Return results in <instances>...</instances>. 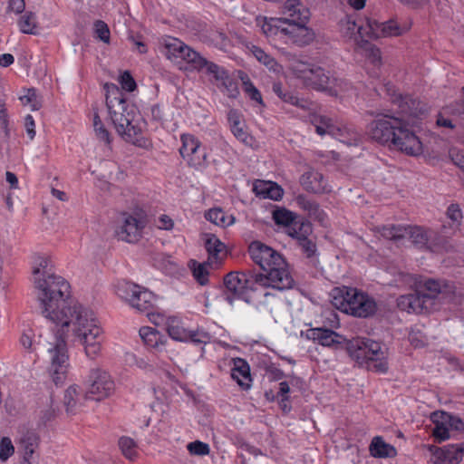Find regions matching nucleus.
I'll use <instances>...</instances> for the list:
<instances>
[{
	"mask_svg": "<svg viewBox=\"0 0 464 464\" xmlns=\"http://www.w3.org/2000/svg\"><path fill=\"white\" fill-rule=\"evenodd\" d=\"M164 54L179 69L204 72L213 79L217 85L229 75L224 67L207 60L178 38L169 37L164 40Z\"/></svg>",
	"mask_w": 464,
	"mask_h": 464,
	"instance_id": "obj_6",
	"label": "nucleus"
},
{
	"mask_svg": "<svg viewBox=\"0 0 464 464\" xmlns=\"http://www.w3.org/2000/svg\"><path fill=\"white\" fill-rule=\"evenodd\" d=\"M39 445V438L33 430L24 432L18 440L19 451L22 454L21 464H33L34 453Z\"/></svg>",
	"mask_w": 464,
	"mask_h": 464,
	"instance_id": "obj_26",
	"label": "nucleus"
},
{
	"mask_svg": "<svg viewBox=\"0 0 464 464\" xmlns=\"http://www.w3.org/2000/svg\"><path fill=\"white\" fill-rule=\"evenodd\" d=\"M431 420L435 427L433 429V436L440 442L450 439V427L447 420H444V411H436L431 414Z\"/></svg>",
	"mask_w": 464,
	"mask_h": 464,
	"instance_id": "obj_38",
	"label": "nucleus"
},
{
	"mask_svg": "<svg viewBox=\"0 0 464 464\" xmlns=\"http://www.w3.org/2000/svg\"><path fill=\"white\" fill-rule=\"evenodd\" d=\"M360 25L357 24L353 15H346L339 22V30L341 34L348 38L360 35Z\"/></svg>",
	"mask_w": 464,
	"mask_h": 464,
	"instance_id": "obj_48",
	"label": "nucleus"
},
{
	"mask_svg": "<svg viewBox=\"0 0 464 464\" xmlns=\"http://www.w3.org/2000/svg\"><path fill=\"white\" fill-rule=\"evenodd\" d=\"M243 91L254 102L264 106L262 95L258 89L253 84L247 75L241 76Z\"/></svg>",
	"mask_w": 464,
	"mask_h": 464,
	"instance_id": "obj_53",
	"label": "nucleus"
},
{
	"mask_svg": "<svg viewBox=\"0 0 464 464\" xmlns=\"http://www.w3.org/2000/svg\"><path fill=\"white\" fill-rule=\"evenodd\" d=\"M447 217L452 222L451 228L453 231L459 229L462 222V212L458 204H451L447 209Z\"/></svg>",
	"mask_w": 464,
	"mask_h": 464,
	"instance_id": "obj_58",
	"label": "nucleus"
},
{
	"mask_svg": "<svg viewBox=\"0 0 464 464\" xmlns=\"http://www.w3.org/2000/svg\"><path fill=\"white\" fill-rule=\"evenodd\" d=\"M382 23L367 17L365 18L364 24L360 25V36L362 38L368 37L370 39L381 38L383 35V34H382Z\"/></svg>",
	"mask_w": 464,
	"mask_h": 464,
	"instance_id": "obj_43",
	"label": "nucleus"
},
{
	"mask_svg": "<svg viewBox=\"0 0 464 464\" xmlns=\"http://www.w3.org/2000/svg\"><path fill=\"white\" fill-rule=\"evenodd\" d=\"M212 265H214V263H211L208 260L205 263H198L196 260H190L188 263V266L194 278L201 285H204L208 282V267Z\"/></svg>",
	"mask_w": 464,
	"mask_h": 464,
	"instance_id": "obj_44",
	"label": "nucleus"
},
{
	"mask_svg": "<svg viewBox=\"0 0 464 464\" xmlns=\"http://www.w3.org/2000/svg\"><path fill=\"white\" fill-rule=\"evenodd\" d=\"M146 220L139 215H124L121 224L117 228L119 239L128 243L137 242L142 235Z\"/></svg>",
	"mask_w": 464,
	"mask_h": 464,
	"instance_id": "obj_19",
	"label": "nucleus"
},
{
	"mask_svg": "<svg viewBox=\"0 0 464 464\" xmlns=\"http://www.w3.org/2000/svg\"><path fill=\"white\" fill-rule=\"evenodd\" d=\"M114 391V381L107 371L101 368L91 370L86 387V396L90 400H104L113 394Z\"/></svg>",
	"mask_w": 464,
	"mask_h": 464,
	"instance_id": "obj_15",
	"label": "nucleus"
},
{
	"mask_svg": "<svg viewBox=\"0 0 464 464\" xmlns=\"http://www.w3.org/2000/svg\"><path fill=\"white\" fill-rule=\"evenodd\" d=\"M43 316L71 333L73 341L83 347L87 358L95 360L102 350L104 332L95 313L81 304H69L70 285L61 276L50 274L34 282Z\"/></svg>",
	"mask_w": 464,
	"mask_h": 464,
	"instance_id": "obj_1",
	"label": "nucleus"
},
{
	"mask_svg": "<svg viewBox=\"0 0 464 464\" xmlns=\"http://www.w3.org/2000/svg\"><path fill=\"white\" fill-rule=\"evenodd\" d=\"M273 219L277 225H283L288 228V226L295 221V216L285 208H277L273 211Z\"/></svg>",
	"mask_w": 464,
	"mask_h": 464,
	"instance_id": "obj_55",
	"label": "nucleus"
},
{
	"mask_svg": "<svg viewBox=\"0 0 464 464\" xmlns=\"http://www.w3.org/2000/svg\"><path fill=\"white\" fill-rule=\"evenodd\" d=\"M444 420H447L448 426L450 430H464V422L457 416L444 412Z\"/></svg>",
	"mask_w": 464,
	"mask_h": 464,
	"instance_id": "obj_63",
	"label": "nucleus"
},
{
	"mask_svg": "<svg viewBox=\"0 0 464 464\" xmlns=\"http://www.w3.org/2000/svg\"><path fill=\"white\" fill-rule=\"evenodd\" d=\"M364 55L367 63L373 66L374 69H379L382 65L381 50L375 45L366 43L364 46Z\"/></svg>",
	"mask_w": 464,
	"mask_h": 464,
	"instance_id": "obj_52",
	"label": "nucleus"
},
{
	"mask_svg": "<svg viewBox=\"0 0 464 464\" xmlns=\"http://www.w3.org/2000/svg\"><path fill=\"white\" fill-rule=\"evenodd\" d=\"M94 29L96 36L103 43L108 44L110 42V30L106 23L102 20H98L94 23Z\"/></svg>",
	"mask_w": 464,
	"mask_h": 464,
	"instance_id": "obj_61",
	"label": "nucleus"
},
{
	"mask_svg": "<svg viewBox=\"0 0 464 464\" xmlns=\"http://www.w3.org/2000/svg\"><path fill=\"white\" fill-rule=\"evenodd\" d=\"M307 24L308 23L285 24L283 42L300 47L312 44L315 39V33L312 28L307 26Z\"/></svg>",
	"mask_w": 464,
	"mask_h": 464,
	"instance_id": "obj_20",
	"label": "nucleus"
},
{
	"mask_svg": "<svg viewBox=\"0 0 464 464\" xmlns=\"http://www.w3.org/2000/svg\"><path fill=\"white\" fill-rule=\"evenodd\" d=\"M307 87L340 98L349 95L352 91V85L347 80L317 65L314 68Z\"/></svg>",
	"mask_w": 464,
	"mask_h": 464,
	"instance_id": "obj_11",
	"label": "nucleus"
},
{
	"mask_svg": "<svg viewBox=\"0 0 464 464\" xmlns=\"http://www.w3.org/2000/svg\"><path fill=\"white\" fill-rule=\"evenodd\" d=\"M227 121L233 135L241 142L250 145L253 138L247 132L243 115L235 109H231L227 112Z\"/></svg>",
	"mask_w": 464,
	"mask_h": 464,
	"instance_id": "obj_27",
	"label": "nucleus"
},
{
	"mask_svg": "<svg viewBox=\"0 0 464 464\" xmlns=\"http://www.w3.org/2000/svg\"><path fill=\"white\" fill-rule=\"evenodd\" d=\"M253 191L257 197L279 200L284 191L280 186L272 181L256 180L253 186Z\"/></svg>",
	"mask_w": 464,
	"mask_h": 464,
	"instance_id": "obj_32",
	"label": "nucleus"
},
{
	"mask_svg": "<svg viewBox=\"0 0 464 464\" xmlns=\"http://www.w3.org/2000/svg\"><path fill=\"white\" fill-rule=\"evenodd\" d=\"M346 349L357 362H372L371 367L375 372L385 373L388 371L387 349L382 348L380 343L357 337L347 341Z\"/></svg>",
	"mask_w": 464,
	"mask_h": 464,
	"instance_id": "obj_9",
	"label": "nucleus"
},
{
	"mask_svg": "<svg viewBox=\"0 0 464 464\" xmlns=\"http://www.w3.org/2000/svg\"><path fill=\"white\" fill-rule=\"evenodd\" d=\"M256 26L259 27L265 36L270 41L284 40L285 22L281 17L267 18L258 16L256 19Z\"/></svg>",
	"mask_w": 464,
	"mask_h": 464,
	"instance_id": "obj_23",
	"label": "nucleus"
},
{
	"mask_svg": "<svg viewBox=\"0 0 464 464\" xmlns=\"http://www.w3.org/2000/svg\"><path fill=\"white\" fill-rule=\"evenodd\" d=\"M378 231L381 236L386 239L398 240L400 238H404L405 227L389 225L382 227Z\"/></svg>",
	"mask_w": 464,
	"mask_h": 464,
	"instance_id": "obj_54",
	"label": "nucleus"
},
{
	"mask_svg": "<svg viewBox=\"0 0 464 464\" xmlns=\"http://www.w3.org/2000/svg\"><path fill=\"white\" fill-rule=\"evenodd\" d=\"M312 232V227L309 222L295 220L288 228L286 233L293 238L297 239L298 242L307 237Z\"/></svg>",
	"mask_w": 464,
	"mask_h": 464,
	"instance_id": "obj_46",
	"label": "nucleus"
},
{
	"mask_svg": "<svg viewBox=\"0 0 464 464\" xmlns=\"http://www.w3.org/2000/svg\"><path fill=\"white\" fill-rule=\"evenodd\" d=\"M437 234L421 227H405L404 237H408L412 245L420 249L434 250L433 239Z\"/></svg>",
	"mask_w": 464,
	"mask_h": 464,
	"instance_id": "obj_22",
	"label": "nucleus"
},
{
	"mask_svg": "<svg viewBox=\"0 0 464 464\" xmlns=\"http://www.w3.org/2000/svg\"><path fill=\"white\" fill-rule=\"evenodd\" d=\"M187 449L191 455L206 456L209 453L208 444L199 440L188 443Z\"/></svg>",
	"mask_w": 464,
	"mask_h": 464,
	"instance_id": "obj_60",
	"label": "nucleus"
},
{
	"mask_svg": "<svg viewBox=\"0 0 464 464\" xmlns=\"http://www.w3.org/2000/svg\"><path fill=\"white\" fill-rule=\"evenodd\" d=\"M153 264L169 276H176L180 271V266L178 262L171 256L167 254L161 253L156 255L153 259Z\"/></svg>",
	"mask_w": 464,
	"mask_h": 464,
	"instance_id": "obj_36",
	"label": "nucleus"
},
{
	"mask_svg": "<svg viewBox=\"0 0 464 464\" xmlns=\"http://www.w3.org/2000/svg\"><path fill=\"white\" fill-rule=\"evenodd\" d=\"M14 453V447L8 437L0 440V459L5 462Z\"/></svg>",
	"mask_w": 464,
	"mask_h": 464,
	"instance_id": "obj_59",
	"label": "nucleus"
},
{
	"mask_svg": "<svg viewBox=\"0 0 464 464\" xmlns=\"http://www.w3.org/2000/svg\"><path fill=\"white\" fill-rule=\"evenodd\" d=\"M120 83L121 86V89L126 92H133L136 88V82L132 76L128 72H124L120 76Z\"/></svg>",
	"mask_w": 464,
	"mask_h": 464,
	"instance_id": "obj_62",
	"label": "nucleus"
},
{
	"mask_svg": "<svg viewBox=\"0 0 464 464\" xmlns=\"http://www.w3.org/2000/svg\"><path fill=\"white\" fill-rule=\"evenodd\" d=\"M106 105L117 133L126 141L150 149L151 141L143 135L147 123L137 109L127 103L124 93L113 83H106Z\"/></svg>",
	"mask_w": 464,
	"mask_h": 464,
	"instance_id": "obj_2",
	"label": "nucleus"
},
{
	"mask_svg": "<svg viewBox=\"0 0 464 464\" xmlns=\"http://www.w3.org/2000/svg\"><path fill=\"white\" fill-rule=\"evenodd\" d=\"M64 333L60 329L57 333L40 334L36 340L33 329L28 328L23 332L19 340L21 346L29 353L36 352L38 347L45 349L47 370L56 385L64 382L70 365Z\"/></svg>",
	"mask_w": 464,
	"mask_h": 464,
	"instance_id": "obj_4",
	"label": "nucleus"
},
{
	"mask_svg": "<svg viewBox=\"0 0 464 464\" xmlns=\"http://www.w3.org/2000/svg\"><path fill=\"white\" fill-rule=\"evenodd\" d=\"M19 100L24 106L29 107L32 111H37L42 107L41 99L34 88L25 90Z\"/></svg>",
	"mask_w": 464,
	"mask_h": 464,
	"instance_id": "obj_50",
	"label": "nucleus"
},
{
	"mask_svg": "<svg viewBox=\"0 0 464 464\" xmlns=\"http://www.w3.org/2000/svg\"><path fill=\"white\" fill-rule=\"evenodd\" d=\"M205 218L211 223L221 227H227L235 223L234 216L226 213L222 208H219L209 209L205 214Z\"/></svg>",
	"mask_w": 464,
	"mask_h": 464,
	"instance_id": "obj_40",
	"label": "nucleus"
},
{
	"mask_svg": "<svg viewBox=\"0 0 464 464\" xmlns=\"http://www.w3.org/2000/svg\"><path fill=\"white\" fill-rule=\"evenodd\" d=\"M310 337L323 346H332L345 341V339L337 333L324 328L312 329L310 331Z\"/></svg>",
	"mask_w": 464,
	"mask_h": 464,
	"instance_id": "obj_34",
	"label": "nucleus"
},
{
	"mask_svg": "<svg viewBox=\"0 0 464 464\" xmlns=\"http://www.w3.org/2000/svg\"><path fill=\"white\" fill-rule=\"evenodd\" d=\"M251 53L256 58L258 62L263 63L266 67L273 72H279L280 65L269 54H267L263 49L258 46H252Z\"/></svg>",
	"mask_w": 464,
	"mask_h": 464,
	"instance_id": "obj_49",
	"label": "nucleus"
},
{
	"mask_svg": "<svg viewBox=\"0 0 464 464\" xmlns=\"http://www.w3.org/2000/svg\"><path fill=\"white\" fill-rule=\"evenodd\" d=\"M226 288L225 299L232 304L237 299L248 301L249 291H258L263 288L255 282V275H247L242 272H231L224 278Z\"/></svg>",
	"mask_w": 464,
	"mask_h": 464,
	"instance_id": "obj_12",
	"label": "nucleus"
},
{
	"mask_svg": "<svg viewBox=\"0 0 464 464\" xmlns=\"http://www.w3.org/2000/svg\"><path fill=\"white\" fill-rule=\"evenodd\" d=\"M397 305L401 311L407 313L421 314L429 311V302L421 293L401 295L398 298Z\"/></svg>",
	"mask_w": 464,
	"mask_h": 464,
	"instance_id": "obj_25",
	"label": "nucleus"
},
{
	"mask_svg": "<svg viewBox=\"0 0 464 464\" xmlns=\"http://www.w3.org/2000/svg\"><path fill=\"white\" fill-rule=\"evenodd\" d=\"M285 24L308 23L311 17L309 8L298 0H286L281 8Z\"/></svg>",
	"mask_w": 464,
	"mask_h": 464,
	"instance_id": "obj_21",
	"label": "nucleus"
},
{
	"mask_svg": "<svg viewBox=\"0 0 464 464\" xmlns=\"http://www.w3.org/2000/svg\"><path fill=\"white\" fill-rule=\"evenodd\" d=\"M332 304L338 310L356 317H368L376 311V304L372 297L347 286L332 291Z\"/></svg>",
	"mask_w": 464,
	"mask_h": 464,
	"instance_id": "obj_8",
	"label": "nucleus"
},
{
	"mask_svg": "<svg viewBox=\"0 0 464 464\" xmlns=\"http://www.w3.org/2000/svg\"><path fill=\"white\" fill-rule=\"evenodd\" d=\"M208 253V260L215 265L220 263L219 255L224 251L225 245L214 235H208L205 242Z\"/></svg>",
	"mask_w": 464,
	"mask_h": 464,
	"instance_id": "obj_41",
	"label": "nucleus"
},
{
	"mask_svg": "<svg viewBox=\"0 0 464 464\" xmlns=\"http://www.w3.org/2000/svg\"><path fill=\"white\" fill-rule=\"evenodd\" d=\"M117 295L127 301L133 308L143 312L153 307L155 295L146 288L130 282H119L115 286Z\"/></svg>",
	"mask_w": 464,
	"mask_h": 464,
	"instance_id": "obj_13",
	"label": "nucleus"
},
{
	"mask_svg": "<svg viewBox=\"0 0 464 464\" xmlns=\"http://www.w3.org/2000/svg\"><path fill=\"white\" fill-rule=\"evenodd\" d=\"M181 147L179 153L188 166L202 169L208 165V154L201 147L200 140L192 134H182L180 136Z\"/></svg>",
	"mask_w": 464,
	"mask_h": 464,
	"instance_id": "obj_16",
	"label": "nucleus"
},
{
	"mask_svg": "<svg viewBox=\"0 0 464 464\" xmlns=\"http://www.w3.org/2000/svg\"><path fill=\"white\" fill-rule=\"evenodd\" d=\"M18 25L22 33L35 34L37 27L36 15L33 13H25L20 17Z\"/></svg>",
	"mask_w": 464,
	"mask_h": 464,
	"instance_id": "obj_51",
	"label": "nucleus"
},
{
	"mask_svg": "<svg viewBox=\"0 0 464 464\" xmlns=\"http://www.w3.org/2000/svg\"><path fill=\"white\" fill-rule=\"evenodd\" d=\"M34 281L37 278L46 277L50 274H55L53 271V265L48 256L36 255L33 261Z\"/></svg>",
	"mask_w": 464,
	"mask_h": 464,
	"instance_id": "obj_39",
	"label": "nucleus"
},
{
	"mask_svg": "<svg viewBox=\"0 0 464 464\" xmlns=\"http://www.w3.org/2000/svg\"><path fill=\"white\" fill-rule=\"evenodd\" d=\"M139 333L148 347L158 348L163 344V336L155 328L143 326L140 329Z\"/></svg>",
	"mask_w": 464,
	"mask_h": 464,
	"instance_id": "obj_45",
	"label": "nucleus"
},
{
	"mask_svg": "<svg viewBox=\"0 0 464 464\" xmlns=\"http://www.w3.org/2000/svg\"><path fill=\"white\" fill-rule=\"evenodd\" d=\"M369 451L371 456L378 459L394 458L397 455L395 447L385 442L380 436H376L372 440Z\"/></svg>",
	"mask_w": 464,
	"mask_h": 464,
	"instance_id": "obj_33",
	"label": "nucleus"
},
{
	"mask_svg": "<svg viewBox=\"0 0 464 464\" xmlns=\"http://www.w3.org/2000/svg\"><path fill=\"white\" fill-rule=\"evenodd\" d=\"M387 92L392 106H397L398 113L402 115L390 148L410 156L420 155L423 151L422 142L411 128L417 126L427 114V104L411 95H402L392 87H388Z\"/></svg>",
	"mask_w": 464,
	"mask_h": 464,
	"instance_id": "obj_3",
	"label": "nucleus"
},
{
	"mask_svg": "<svg viewBox=\"0 0 464 464\" xmlns=\"http://www.w3.org/2000/svg\"><path fill=\"white\" fill-rule=\"evenodd\" d=\"M167 330L169 335L179 342H191L195 344H207L211 342L212 336L203 329L189 330L178 317H170L168 320Z\"/></svg>",
	"mask_w": 464,
	"mask_h": 464,
	"instance_id": "obj_17",
	"label": "nucleus"
},
{
	"mask_svg": "<svg viewBox=\"0 0 464 464\" xmlns=\"http://www.w3.org/2000/svg\"><path fill=\"white\" fill-rule=\"evenodd\" d=\"M297 204L308 212L311 218L318 219L320 222L324 223L326 218V214L323 209L320 208L319 205L306 197L299 196L297 198Z\"/></svg>",
	"mask_w": 464,
	"mask_h": 464,
	"instance_id": "obj_42",
	"label": "nucleus"
},
{
	"mask_svg": "<svg viewBox=\"0 0 464 464\" xmlns=\"http://www.w3.org/2000/svg\"><path fill=\"white\" fill-rule=\"evenodd\" d=\"M93 128L96 137L106 144L111 143V134L109 130L102 124L98 113L93 116Z\"/></svg>",
	"mask_w": 464,
	"mask_h": 464,
	"instance_id": "obj_57",
	"label": "nucleus"
},
{
	"mask_svg": "<svg viewBox=\"0 0 464 464\" xmlns=\"http://www.w3.org/2000/svg\"><path fill=\"white\" fill-rule=\"evenodd\" d=\"M231 377L242 389L247 390L251 387L250 367L244 359L236 358L233 360Z\"/></svg>",
	"mask_w": 464,
	"mask_h": 464,
	"instance_id": "obj_30",
	"label": "nucleus"
},
{
	"mask_svg": "<svg viewBox=\"0 0 464 464\" xmlns=\"http://www.w3.org/2000/svg\"><path fill=\"white\" fill-rule=\"evenodd\" d=\"M411 24L407 21L389 20L382 23V37L399 36L411 29Z\"/></svg>",
	"mask_w": 464,
	"mask_h": 464,
	"instance_id": "obj_37",
	"label": "nucleus"
},
{
	"mask_svg": "<svg viewBox=\"0 0 464 464\" xmlns=\"http://www.w3.org/2000/svg\"><path fill=\"white\" fill-rule=\"evenodd\" d=\"M218 87L228 98L235 99L239 94L237 83L230 75L226 77L225 80L218 85Z\"/></svg>",
	"mask_w": 464,
	"mask_h": 464,
	"instance_id": "obj_56",
	"label": "nucleus"
},
{
	"mask_svg": "<svg viewBox=\"0 0 464 464\" xmlns=\"http://www.w3.org/2000/svg\"><path fill=\"white\" fill-rule=\"evenodd\" d=\"M272 90L278 98L286 103L296 106L304 111H309L312 109L313 104L310 101L299 98L292 92L285 90L282 83L279 82L273 83Z\"/></svg>",
	"mask_w": 464,
	"mask_h": 464,
	"instance_id": "obj_31",
	"label": "nucleus"
},
{
	"mask_svg": "<svg viewBox=\"0 0 464 464\" xmlns=\"http://www.w3.org/2000/svg\"><path fill=\"white\" fill-rule=\"evenodd\" d=\"M397 282L416 292L421 293L425 299L431 304L432 300L441 292L442 284L435 279H426L420 276L400 273Z\"/></svg>",
	"mask_w": 464,
	"mask_h": 464,
	"instance_id": "obj_18",
	"label": "nucleus"
},
{
	"mask_svg": "<svg viewBox=\"0 0 464 464\" xmlns=\"http://www.w3.org/2000/svg\"><path fill=\"white\" fill-rule=\"evenodd\" d=\"M402 121V115L398 113V107L385 111L376 116L368 127L370 137L380 144L391 147L397 129Z\"/></svg>",
	"mask_w": 464,
	"mask_h": 464,
	"instance_id": "obj_10",
	"label": "nucleus"
},
{
	"mask_svg": "<svg viewBox=\"0 0 464 464\" xmlns=\"http://www.w3.org/2000/svg\"><path fill=\"white\" fill-rule=\"evenodd\" d=\"M248 252L254 263L266 274H256L255 282L264 288L284 291L292 288L294 279L282 256L272 247L254 241L249 245Z\"/></svg>",
	"mask_w": 464,
	"mask_h": 464,
	"instance_id": "obj_5",
	"label": "nucleus"
},
{
	"mask_svg": "<svg viewBox=\"0 0 464 464\" xmlns=\"http://www.w3.org/2000/svg\"><path fill=\"white\" fill-rule=\"evenodd\" d=\"M311 122L314 126L315 131L320 136L328 134L347 145H356L359 141L357 133L346 127L335 124L333 120L327 116L314 114L311 118Z\"/></svg>",
	"mask_w": 464,
	"mask_h": 464,
	"instance_id": "obj_14",
	"label": "nucleus"
},
{
	"mask_svg": "<svg viewBox=\"0 0 464 464\" xmlns=\"http://www.w3.org/2000/svg\"><path fill=\"white\" fill-rule=\"evenodd\" d=\"M89 399V396H86V392H83L79 385L72 384L64 392L63 405L68 413H74L83 407L85 401Z\"/></svg>",
	"mask_w": 464,
	"mask_h": 464,
	"instance_id": "obj_28",
	"label": "nucleus"
},
{
	"mask_svg": "<svg viewBox=\"0 0 464 464\" xmlns=\"http://www.w3.org/2000/svg\"><path fill=\"white\" fill-rule=\"evenodd\" d=\"M164 54L179 69L204 72L213 79L217 85L229 75L224 67L207 60L178 38L169 37L164 40Z\"/></svg>",
	"mask_w": 464,
	"mask_h": 464,
	"instance_id": "obj_7",
	"label": "nucleus"
},
{
	"mask_svg": "<svg viewBox=\"0 0 464 464\" xmlns=\"http://www.w3.org/2000/svg\"><path fill=\"white\" fill-rule=\"evenodd\" d=\"M434 464H459L464 457V444H450L433 451Z\"/></svg>",
	"mask_w": 464,
	"mask_h": 464,
	"instance_id": "obj_24",
	"label": "nucleus"
},
{
	"mask_svg": "<svg viewBox=\"0 0 464 464\" xmlns=\"http://www.w3.org/2000/svg\"><path fill=\"white\" fill-rule=\"evenodd\" d=\"M119 448L122 455L129 460L134 461L139 457L137 443L130 437H121L119 440Z\"/></svg>",
	"mask_w": 464,
	"mask_h": 464,
	"instance_id": "obj_47",
	"label": "nucleus"
},
{
	"mask_svg": "<svg viewBox=\"0 0 464 464\" xmlns=\"http://www.w3.org/2000/svg\"><path fill=\"white\" fill-rule=\"evenodd\" d=\"M156 225L160 229L171 230L174 227V222L168 215H160Z\"/></svg>",
	"mask_w": 464,
	"mask_h": 464,
	"instance_id": "obj_64",
	"label": "nucleus"
},
{
	"mask_svg": "<svg viewBox=\"0 0 464 464\" xmlns=\"http://www.w3.org/2000/svg\"><path fill=\"white\" fill-rule=\"evenodd\" d=\"M315 66L314 64L293 58L289 61L288 68L296 78L300 79L307 86Z\"/></svg>",
	"mask_w": 464,
	"mask_h": 464,
	"instance_id": "obj_35",
	"label": "nucleus"
},
{
	"mask_svg": "<svg viewBox=\"0 0 464 464\" xmlns=\"http://www.w3.org/2000/svg\"><path fill=\"white\" fill-rule=\"evenodd\" d=\"M301 185L307 191L313 193H324L331 191L327 181L324 176L315 170H310L302 175L300 179Z\"/></svg>",
	"mask_w": 464,
	"mask_h": 464,
	"instance_id": "obj_29",
	"label": "nucleus"
}]
</instances>
